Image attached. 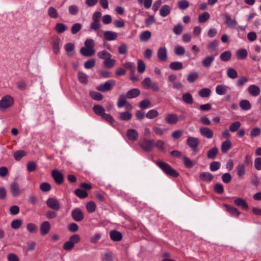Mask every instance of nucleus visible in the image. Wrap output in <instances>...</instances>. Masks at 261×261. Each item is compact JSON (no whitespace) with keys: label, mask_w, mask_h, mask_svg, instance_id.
Instances as JSON below:
<instances>
[{"label":"nucleus","mask_w":261,"mask_h":261,"mask_svg":"<svg viewBox=\"0 0 261 261\" xmlns=\"http://www.w3.org/2000/svg\"><path fill=\"white\" fill-rule=\"evenodd\" d=\"M156 165L168 175L176 177L179 173L168 164L162 162L157 161Z\"/></svg>","instance_id":"f257e3e1"},{"label":"nucleus","mask_w":261,"mask_h":261,"mask_svg":"<svg viewBox=\"0 0 261 261\" xmlns=\"http://www.w3.org/2000/svg\"><path fill=\"white\" fill-rule=\"evenodd\" d=\"M81 237L78 234H74L72 235L68 241H66L63 246V248L65 251H70L74 247L75 244L80 242Z\"/></svg>","instance_id":"f03ea898"},{"label":"nucleus","mask_w":261,"mask_h":261,"mask_svg":"<svg viewBox=\"0 0 261 261\" xmlns=\"http://www.w3.org/2000/svg\"><path fill=\"white\" fill-rule=\"evenodd\" d=\"M99 58L103 59V65H114L115 60L111 58L112 55L106 50H102L98 53Z\"/></svg>","instance_id":"7ed1b4c3"},{"label":"nucleus","mask_w":261,"mask_h":261,"mask_svg":"<svg viewBox=\"0 0 261 261\" xmlns=\"http://www.w3.org/2000/svg\"><path fill=\"white\" fill-rule=\"evenodd\" d=\"M14 103V99L10 95L4 96L0 100V110L4 111L11 107Z\"/></svg>","instance_id":"20e7f679"},{"label":"nucleus","mask_w":261,"mask_h":261,"mask_svg":"<svg viewBox=\"0 0 261 261\" xmlns=\"http://www.w3.org/2000/svg\"><path fill=\"white\" fill-rule=\"evenodd\" d=\"M142 84L145 89H151L154 92H158L160 90L158 84L152 81L149 77L145 78Z\"/></svg>","instance_id":"39448f33"},{"label":"nucleus","mask_w":261,"mask_h":261,"mask_svg":"<svg viewBox=\"0 0 261 261\" xmlns=\"http://www.w3.org/2000/svg\"><path fill=\"white\" fill-rule=\"evenodd\" d=\"M186 143L193 152H197L198 151V145L200 141L197 138L191 136L188 137Z\"/></svg>","instance_id":"423d86ee"},{"label":"nucleus","mask_w":261,"mask_h":261,"mask_svg":"<svg viewBox=\"0 0 261 261\" xmlns=\"http://www.w3.org/2000/svg\"><path fill=\"white\" fill-rule=\"evenodd\" d=\"M47 206L56 211H59L61 208V205L59 200L55 198H49L46 200Z\"/></svg>","instance_id":"0eeeda50"},{"label":"nucleus","mask_w":261,"mask_h":261,"mask_svg":"<svg viewBox=\"0 0 261 261\" xmlns=\"http://www.w3.org/2000/svg\"><path fill=\"white\" fill-rule=\"evenodd\" d=\"M140 146L144 150L150 151L154 146V142L153 140L144 139L140 143Z\"/></svg>","instance_id":"6e6552de"},{"label":"nucleus","mask_w":261,"mask_h":261,"mask_svg":"<svg viewBox=\"0 0 261 261\" xmlns=\"http://www.w3.org/2000/svg\"><path fill=\"white\" fill-rule=\"evenodd\" d=\"M71 216L74 221L76 222H80L84 219V214L81 208H75L72 210L71 212Z\"/></svg>","instance_id":"1a4fd4ad"},{"label":"nucleus","mask_w":261,"mask_h":261,"mask_svg":"<svg viewBox=\"0 0 261 261\" xmlns=\"http://www.w3.org/2000/svg\"><path fill=\"white\" fill-rule=\"evenodd\" d=\"M115 82L113 80H109L103 84H101L97 87V90L100 92H106L111 90L115 85Z\"/></svg>","instance_id":"9d476101"},{"label":"nucleus","mask_w":261,"mask_h":261,"mask_svg":"<svg viewBox=\"0 0 261 261\" xmlns=\"http://www.w3.org/2000/svg\"><path fill=\"white\" fill-rule=\"evenodd\" d=\"M51 175L55 182L58 185H61L64 181L63 174L59 170L55 169L52 171Z\"/></svg>","instance_id":"9b49d317"},{"label":"nucleus","mask_w":261,"mask_h":261,"mask_svg":"<svg viewBox=\"0 0 261 261\" xmlns=\"http://www.w3.org/2000/svg\"><path fill=\"white\" fill-rule=\"evenodd\" d=\"M157 56L159 60L161 62H165L167 60V51L165 47H162L159 48L157 52Z\"/></svg>","instance_id":"f8f14e48"},{"label":"nucleus","mask_w":261,"mask_h":261,"mask_svg":"<svg viewBox=\"0 0 261 261\" xmlns=\"http://www.w3.org/2000/svg\"><path fill=\"white\" fill-rule=\"evenodd\" d=\"M199 132L202 136L207 139H212L214 136L213 130L207 127H202L199 129Z\"/></svg>","instance_id":"ddd939ff"},{"label":"nucleus","mask_w":261,"mask_h":261,"mask_svg":"<svg viewBox=\"0 0 261 261\" xmlns=\"http://www.w3.org/2000/svg\"><path fill=\"white\" fill-rule=\"evenodd\" d=\"M50 224L48 221L43 222L40 227V233L42 236H45L48 234L50 230Z\"/></svg>","instance_id":"4468645a"},{"label":"nucleus","mask_w":261,"mask_h":261,"mask_svg":"<svg viewBox=\"0 0 261 261\" xmlns=\"http://www.w3.org/2000/svg\"><path fill=\"white\" fill-rule=\"evenodd\" d=\"M224 22L228 28L234 29L237 24V21L234 19H231L229 15H225L224 16Z\"/></svg>","instance_id":"2eb2a0df"},{"label":"nucleus","mask_w":261,"mask_h":261,"mask_svg":"<svg viewBox=\"0 0 261 261\" xmlns=\"http://www.w3.org/2000/svg\"><path fill=\"white\" fill-rule=\"evenodd\" d=\"M110 237L112 240L119 242L122 239V233L116 230H112L110 232Z\"/></svg>","instance_id":"dca6fc26"},{"label":"nucleus","mask_w":261,"mask_h":261,"mask_svg":"<svg viewBox=\"0 0 261 261\" xmlns=\"http://www.w3.org/2000/svg\"><path fill=\"white\" fill-rule=\"evenodd\" d=\"M126 136L129 140L135 141L137 140L139 134L136 130L134 129H128L126 132Z\"/></svg>","instance_id":"f3484780"},{"label":"nucleus","mask_w":261,"mask_h":261,"mask_svg":"<svg viewBox=\"0 0 261 261\" xmlns=\"http://www.w3.org/2000/svg\"><path fill=\"white\" fill-rule=\"evenodd\" d=\"M103 36L105 40L107 41H113L117 38L118 35L116 32L107 31L103 32Z\"/></svg>","instance_id":"a211bd4d"},{"label":"nucleus","mask_w":261,"mask_h":261,"mask_svg":"<svg viewBox=\"0 0 261 261\" xmlns=\"http://www.w3.org/2000/svg\"><path fill=\"white\" fill-rule=\"evenodd\" d=\"M248 92L252 96L256 97L260 94V88L256 85H251L249 86L248 88Z\"/></svg>","instance_id":"6ab92c4d"},{"label":"nucleus","mask_w":261,"mask_h":261,"mask_svg":"<svg viewBox=\"0 0 261 261\" xmlns=\"http://www.w3.org/2000/svg\"><path fill=\"white\" fill-rule=\"evenodd\" d=\"M231 142L229 139H227L225 141L222 143L221 146V150L222 153H226L231 148Z\"/></svg>","instance_id":"aec40b11"},{"label":"nucleus","mask_w":261,"mask_h":261,"mask_svg":"<svg viewBox=\"0 0 261 261\" xmlns=\"http://www.w3.org/2000/svg\"><path fill=\"white\" fill-rule=\"evenodd\" d=\"M199 178L202 181L210 182L213 179L214 176L209 172H202L199 174Z\"/></svg>","instance_id":"412c9836"},{"label":"nucleus","mask_w":261,"mask_h":261,"mask_svg":"<svg viewBox=\"0 0 261 261\" xmlns=\"http://www.w3.org/2000/svg\"><path fill=\"white\" fill-rule=\"evenodd\" d=\"M223 206L226 208L228 212L234 216L238 217L241 214L237 208L231 206L227 204H224Z\"/></svg>","instance_id":"4be33fe9"},{"label":"nucleus","mask_w":261,"mask_h":261,"mask_svg":"<svg viewBox=\"0 0 261 261\" xmlns=\"http://www.w3.org/2000/svg\"><path fill=\"white\" fill-rule=\"evenodd\" d=\"M166 122L170 124H175L178 120V116L176 114L171 113L168 114L165 118Z\"/></svg>","instance_id":"5701e85b"},{"label":"nucleus","mask_w":261,"mask_h":261,"mask_svg":"<svg viewBox=\"0 0 261 261\" xmlns=\"http://www.w3.org/2000/svg\"><path fill=\"white\" fill-rule=\"evenodd\" d=\"M94 48L83 47L80 49L81 54L85 57H91L95 53Z\"/></svg>","instance_id":"b1692460"},{"label":"nucleus","mask_w":261,"mask_h":261,"mask_svg":"<svg viewBox=\"0 0 261 261\" xmlns=\"http://www.w3.org/2000/svg\"><path fill=\"white\" fill-rule=\"evenodd\" d=\"M234 203L238 206H240L245 210H248V205L246 200L243 198H237L234 201Z\"/></svg>","instance_id":"393cba45"},{"label":"nucleus","mask_w":261,"mask_h":261,"mask_svg":"<svg viewBox=\"0 0 261 261\" xmlns=\"http://www.w3.org/2000/svg\"><path fill=\"white\" fill-rule=\"evenodd\" d=\"M171 8L167 5H163L160 10V14L163 17H165L168 16L171 12Z\"/></svg>","instance_id":"a878e982"},{"label":"nucleus","mask_w":261,"mask_h":261,"mask_svg":"<svg viewBox=\"0 0 261 261\" xmlns=\"http://www.w3.org/2000/svg\"><path fill=\"white\" fill-rule=\"evenodd\" d=\"M218 44L219 41L217 40H214L207 44V48L211 53L215 51L216 53L217 51V47L218 46Z\"/></svg>","instance_id":"bb28decb"},{"label":"nucleus","mask_w":261,"mask_h":261,"mask_svg":"<svg viewBox=\"0 0 261 261\" xmlns=\"http://www.w3.org/2000/svg\"><path fill=\"white\" fill-rule=\"evenodd\" d=\"M10 191L14 196H17L20 194V188L17 182H13L10 186Z\"/></svg>","instance_id":"cd10ccee"},{"label":"nucleus","mask_w":261,"mask_h":261,"mask_svg":"<svg viewBox=\"0 0 261 261\" xmlns=\"http://www.w3.org/2000/svg\"><path fill=\"white\" fill-rule=\"evenodd\" d=\"M218 148L214 146L209 149L207 152V158L210 159H214L218 153Z\"/></svg>","instance_id":"c85d7f7f"},{"label":"nucleus","mask_w":261,"mask_h":261,"mask_svg":"<svg viewBox=\"0 0 261 261\" xmlns=\"http://www.w3.org/2000/svg\"><path fill=\"white\" fill-rule=\"evenodd\" d=\"M140 94V91L139 89L134 88L129 90L127 93L126 96H127V98L130 99L137 97Z\"/></svg>","instance_id":"c756f323"},{"label":"nucleus","mask_w":261,"mask_h":261,"mask_svg":"<svg viewBox=\"0 0 261 261\" xmlns=\"http://www.w3.org/2000/svg\"><path fill=\"white\" fill-rule=\"evenodd\" d=\"M127 98V96L124 94H121L118 99L117 101V106L118 108H122L125 105L126 102H127L126 99Z\"/></svg>","instance_id":"7c9ffc66"},{"label":"nucleus","mask_w":261,"mask_h":261,"mask_svg":"<svg viewBox=\"0 0 261 261\" xmlns=\"http://www.w3.org/2000/svg\"><path fill=\"white\" fill-rule=\"evenodd\" d=\"M60 39L56 37L54 38L53 41V49L55 54H58L60 50L59 48Z\"/></svg>","instance_id":"2f4dec72"},{"label":"nucleus","mask_w":261,"mask_h":261,"mask_svg":"<svg viewBox=\"0 0 261 261\" xmlns=\"http://www.w3.org/2000/svg\"><path fill=\"white\" fill-rule=\"evenodd\" d=\"M47 14L49 17L51 18L56 19L59 17L57 9L53 7H50L48 8Z\"/></svg>","instance_id":"473e14b6"},{"label":"nucleus","mask_w":261,"mask_h":261,"mask_svg":"<svg viewBox=\"0 0 261 261\" xmlns=\"http://www.w3.org/2000/svg\"><path fill=\"white\" fill-rule=\"evenodd\" d=\"M93 110L96 115L100 116H101L105 112L104 108L101 106L98 105H94L93 106Z\"/></svg>","instance_id":"72a5a7b5"},{"label":"nucleus","mask_w":261,"mask_h":261,"mask_svg":"<svg viewBox=\"0 0 261 261\" xmlns=\"http://www.w3.org/2000/svg\"><path fill=\"white\" fill-rule=\"evenodd\" d=\"M183 101L187 104L191 105L193 102V99L192 95L190 93H186L182 95Z\"/></svg>","instance_id":"f704fd0d"},{"label":"nucleus","mask_w":261,"mask_h":261,"mask_svg":"<svg viewBox=\"0 0 261 261\" xmlns=\"http://www.w3.org/2000/svg\"><path fill=\"white\" fill-rule=\"evenodd\" d=\"M74 194L80 198L84 199L88 196V193L81 189H77L74 191Z\"/></svg>","instance_id":"c9c22d12"},{"label":"nucleus","mask_w":261,"mask_h":261,"mask_svg":"<svg viewBox=\"0 0 261 261\" xmlns=\"http://www.w3.org/2000/svg\"><path fill=\"white\" fill-rule=\"evenodd\" d=\"M55 30L58 33H62L64 32L67 29V26L62 23H57L55 26Z\"/></svg>","instance_id":"e433bc0d"},{"label":"nucleus","mask_w":261,"mask_h":261,"mask_svg":"<svg viewBox=\"0 0 261 261\" xmlns=\"http://www.w3.org/2000/svg\"><path fill=\"white\" fill-rule=\"evenodd\" d=\"M227 89V86L223 85H219L216 87V92L219 95H224L226 93Z\"/></svg>","instance_id":"4c0bfd02"},{"label":"nucleus","mask_w":261,"mask_h":261,"mask_svg":"<svg viewBox=\"0 0 261 261\" xmlns=\"http://www.w3.org/2000/svg\"><path fill=\"white\" fill-rule=\"evenodd\" d=\"M240 107L243 110H248L251 108V103L248 100H242L239 103Z\"/></svg>","instance_id":"58836bf2"},{"label":"nucleus","mask_w":261,"mask_h":261,"mask_svg":"<svg viewBox=\"0 0 261 261\" xmlns=\"http://www.w3.org/2000/svg\"><path fill=\"white\" fill-rule=\"evenodd\" d=\"M27 154L26 152L23 150H17L14 153V158L15 160L19 161Z\"/></svg>","instance_id":"ea45409f"},{"label":"nucleus","mask_w":261,"mask_h":261,"mask_svg":"<svg viewBox=\"0 0 261 261\" xmlns=\"http://www.w3.org/2000/svg\"><path fill=\"white\" fill-rule=\"evenodd\" d=\"M74 45L72 43H68L65 45V49L68 56H71L74 49Z\"/></svg>","instance_id":"a19ab883"},{"label":"nucleus","mask_w":261,"mask_h":261,"mask_svg":"<svg viewBox=\"0 0 261 261\" xmlns=\"http://www.w3.org/2000/svg\"><path fill=\"white\" fill-rule=\"evenodd\" d=\"M247 51L246 49H240L236 52V56L239 59H244L247 56Z\"/></svg>","instance_id":"79ce46f5"},{"label":"nucleus","mask_w":261,"mask_h":261,"mask_svg":"<svg viewBox=\"0 0 261 261\" xmlns=\"http://www.w3.org/2000/svg\"><path fill=\"white\" fill-rule=\"evenodd\" d=\"M119 118L121 120L128 121L132 118V114L128 112H124L120 113Z\"/></svg>","instance_id":"37998d69"},{"label":"nucleus","mask_w":261,"mask_h":261,"mask_svg":"<svg viewBox=\"0 0 261 261\" xmlns=\"http://www.w3.org/2000/svg\"><path fill=\"white\" fill-rule=\"evenodd\" d=\"M151 36V32L149 31L143 32L140 35V39L143 41H146L149 40Z\"/></svg>","instance_id":"c03bdc74"},{"label":"nucleus","mask_w":261,"mask_h":261,"mask_svg":"<svg viewBox=\"0 0 261 261\" xmlns=\"http://www.w3.org/2000/svg\"><path fill=\"white\" fill-rule=\"evenodd\" d=\"M27 229L31 233H35L38 231V227L32 223H29L27 225Z\"/></svg>","instance_id":"a18cd8bd"},{"label":"nucleus","mask_w":261,"mask_h":261,"mask_svg":"<svg viewBox=\"0 0 261 261\" xmlns=\"http://www.w3.org/2000/svg\"><path fill=\"white\" fill-rule=\"evenodd\" d=\"M68 11L71 15H76L79 12V8L75 5H72L69 6Z\"/></svg>","instance_id":"49530a36"},{"label":"nucleus","mask_w":261,"mask_h":261,"mask_svg":"<svg viewBox=\"0 0 261 261\" xmlns=\"http://www.w3.org/2000/svg\"><path fill=\"white\" fill-rule=\"evenodd\" d=\"M86 208L89 213H92L95 211L96 204L94 202L90 201L86 204Z\"/></svg>","instance_id":"de8ad7c7"},{"label":"nucleus","mask_w":261,"mask_h":261,"mask_svg":"<svg viewBox=\"0 0 261 261\" xmlns=\"http://www.w3.org/2000/svg\"><path fill=\"white\" fill-rule=\"evenodd\" d=\"M211 92L209 88H203L199 91V95L202 98L208 97L210 95Z\"/></svg>","instance_id":"09e8293b"},{"label":"nucleus","mask_w":261,"mask_h":261,"mask_svg":"<svg viewBox=\"0 0 261 261\" xmlns=\"http://www.w3.org/2000/svg\"><path fill=\"white\" fill-rule=\"evenodd\" d=\"M22 224V221L21 219H15L11 223V226L14 229L19 228Z\"/></svg>","instance_id":"8fccbe9b"},{"label":"nucleus","mask_w":261,"mask_h":261,"mask_svg":"<svg viewBox=\"0 0 261 261\" xmlns=\"http://www.w3.org/2000/svg\"><path fill=\"white\" fill-rule=\"evenodd\" d=\"M174 53L177 56H182L185 53V49L182 46L177 45L175 47L174 49Z\"/></svg>","instance_id":"3c124183"},{"label":"nucleus","mask_w":261,"mask_h":261,"mask_svg":"<svg viewBox=\"0 0 261 261\" xmlns=\"http://www.w3.org/2000/svg\"><path fill=\"white\" fill-rule=\"evenodd\" d=\"M210 15L208 12H204L198 16V21L200 23H204L210 18Z\"/></svg>","instance_id":"603ef678"},{"label":"nucleus","mask_w":261,"mask_h":261,"mask_svg":"<svg viewBox=\"0 0 261 261\" xmlns=\"http://www.w3.org/2000/svg\"><path fill=\"white\" fill-rule=\"evenodd\" d=\"M159 115V112L156 110H151L146 114V117L148 119H153L157 117Z\"/></svg>","instance_id":"864d4df0"},{"label":"nucleus","mask_w":261,"mask_h":261,"mask_svg":"<svg viewBox=\"0 0 261 261\" xmlns=\"http://www.w3.org/2000/svg\"><path fill=\"white\" fill-rule=\"evenodd\" d=\"M218 53H215L214 56H210L206 57L202 61L203 65H210L214 60V56H217Z\"/></svg>","instance_id":"5fc2aeb1"},{"label":"nucleus","mask_w":261,"mask_h":261,"mask_svg":"<svg viewBox=\"0 0 261 261\" xmlns=\"http://www.w3.org/2000/svg\"><path fill=\"white\" fill-rule=\"evenodd\" d=\"M231 54L229 51H225L220 55V59L223 61H228L231 58Z\"/></svg>","instance_id":"6e6d98bb"},{"label":"nucleus","mask_w":261,"mask_h":261,"mask_svg":"<svg viewBox=\"0 0 261 261\" xmlns=\"http://www.w3.org/2000/svg\"><path fill=\"white\" fill-rule=\"evenodd\" d=\"M177 4L178 8L181 10L187 9L190 5L189 2L187 0H181L178 2Z\"/></svg>","instance_id":"4d7b16f0"},{"label":"nucleus","mask_w":261,"mask_h":261,"mask_svg":"<svg viewBox=\"0 0 261 261\" xmlns=\"http://www.w3.org/2000/svg\"><path fill=\"white\" fill-rule=\"evenodd\" d=\"M82 24L80 23H74L71 28V33L73 35L77 33L82 29Z\"/></svg>","instance_id":"13d9d810"},{"label":"nucleus","mask_w":261,"mask_h":261,"mask_svg":"<svg viewBox=\"0 0 261 261\" xmlns=\"http://www.w3.org/2000/svg\"><path fill=\"white\" fill-rule=\"evenodd\" d=\"M182 159H183L184 164L187 168H191L193 166L194 164H193V161L191 159H190L189 158H188L186 156H184L182 157Z\"/></svg>","instance_id":"bf43d9fd"},{"label":"nucleus","mask_w":261,"mask_h":261,"mask_svg":"<svg viewBox=\"0 0 261 261\" xmlns=\"http://www.w3.org/2000/svg\"><path fill=\"white\" fill-rule=\"evenodd\" d=\"M37 169V164L34 161L29 162L27 164V170L28 172H32L35 171Z\"/></svg>","instance_id":"052dcab7"},{"label":"nucleus","mask_w":261,"mask_h":261,"mask_svg":"<svg viewBox=\"0 0 261 261\" xmlns=\"http://www.w3.org/2000/svg\"><path fill=\"white\" fill-rule=\"evenodd\" d=\"M245 173V165L243 164H239L237 167V174L239 177H242Z\"/></svg>","instance_id":"680f3d73"},{"label":"nucleus","mask_w":261,"mask_h":261,"mask_svg":"<svg viewBox=\"0 0 261 261\" xmlns=\"http://www.w3.org/2000/svg\"><path fill=\"white\" fill-rule=\"evenodd\" d=\"M241 123L239 121H235L229 126V129L231 132L237 131L241 126Z\"/></svg>","instance_id":"e2e57ef3"},{"label":"nucleus","mask_w":261,"mask_h":261,"mask_svg":"<svg viewBox=\"0 0 261 261\" xmlns=\"http://www.w3.org/2000/svg\"><path fill=\"white\" fill-rule=\"evenodd\" d=\"M221 164L219 162L214 161L211 163L210 165V169L212 171H216L220 169Z\"/></svg>","instance_id":"0e129e2a"},{"label":"nucleus","mask_w":261,"mask_h":261,"mask_svg":"<svg viewBox=\"0 0 261 261\" xmlns=\"http://www.w3.org/2000/svg\"><path fill=\"white\" fill-rule=\"evenodd\" d=\"M90 95L92 98V99L96 100H101L103 98L102 95L95 91L90 92Z\"/></svg>","instance_id":"69168bd1"},{"label":"nucleus","mask_w":261,"mask_h":261,"mask_svg":"<svg viewBox=\"0 0 261 261\" xmlns=\"http://www.w3.org/2000/svg\"><path fill=\"white\" fill-rule=\"evenodd\" d=\"M78 79L80 82L82 83L86 84L88 83L87 76L82 72H79Z\"/></svg>","instance_id":"338daca9"},{"label":"nucleus","mask_w":261,"mask_h":261,"mask_svg":"<svg viewBox=\"0 0 261 261\" xmlns=\"http://www.w3.org/2000/svg\"><path fill=\"white\" fill-rule=\"evenodd\" d=\"M183 30V27L180 23L175 25L173 28V32L177 35H179L181 34Z\"/></svg>","instance_id":"774afa93"}]
</instances>
